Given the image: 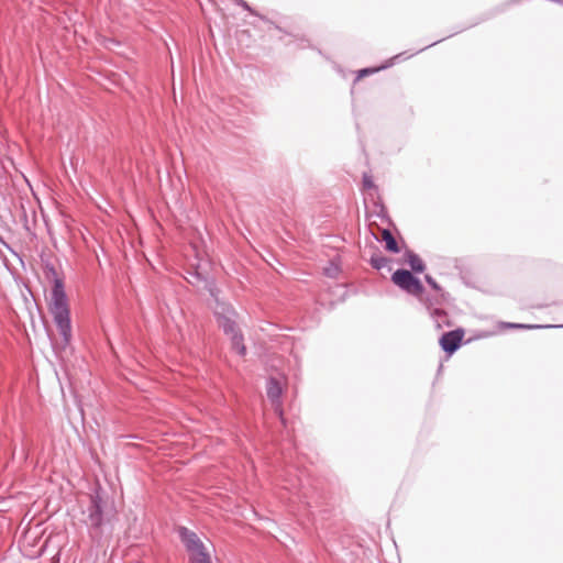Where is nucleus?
Instances as JSON below:
<instances>
[{"instance_id":"f257e3e1","label":"nucleus","mask_w":563,"mask_h":563,"mask_svg":"<svg viewBox=\"0 0 563 563\" xmlns=\"http://www.w3.org/2000/svg\"><path fill=\"white\" fill-rule=\"evenodd\" d=\"M81 515V522L86 526L92 542L99 544L112 536L117 521V509L113 500L100 484L91 489Z\"/></svg>"},{"instance_id":"f03ea898","label":"nucleus","mask_w":563,"mask_h":563,"mask_svg":"<svg viewBox=\"0 0 563 563\" xmlns=\"http://www.w3.org/2000/svg\"><path fill=\"white\" fill-rule=\"evenodd\" d=\"M45 275L53 284L48 309L62 335L64 345H68L71 340V321L64 280L58 276L55 266L51 262L45 263Z\"/></svg>"},{"instance_id":"7ed1b4c3","label":"nucleus","mask_w":563,"mask_h":563,"mask_svg":"<svg viewBox=\"0 0 563 563\" xmlns=\"http://www.w3.org/2000/svg\"><path fill=\"white\" fill-rule=\"evenodd\" d=\"M216 301L217 306L214 308V316L219 327L225 334L231 335L232 347L236 351V353L241 356H244L246 353V347L243 343V335L239 332L236 327L234 319L235 311L232 307L225 305L224 302H220L218 299Z\"/></svg>"},{"instance_id":"20e7f679","label":"nucleus","mask_w":563,"mask_h":563,"mask_svg":"<svg viewBox=\"0 0 563 563\" xmlns=\"http://www.w3.org/2000/svg\"><path fill=\"white\" fill-rule=\"evenodd\" d=\"M178 536L188 553L189 563H206L211 561V555L196 532L186 528H178Z\"/></svg>"},{"instance_id":"39448f33","label":"nucleus","mask_w":563,"mask_h":563,"mask_svg":"<svg viewBox=\"0 0 563 563\" xmlns=\"http://www.w3.org/2000/svg\"><path fill=\"white\" fill-rule=\"evenodd\" d=\"M391 280L400 289L410 295L419 297L421 301L426 298L423 296L424 287L422 283L410 271L402 268L395 271L391 275Z\"/></svg>"},{"instance_id":"423d86ee","label":"nucleus","mask_w":563,"mask_h":563,"mask_svg":"<svg viewBox=\"0 0 563 563\" xmlns=\"http://www.w3.org/2000/svg\"><path fill=\"white\" fill-rule=\"evenodd\" d=\"M422 302L429 310L430 317L433 320L437 329H442L444 325L450 327L449 314L443 309L438 307L444 301L427 296Z\"/></svg>"},{"instance_id":"0eeeda50","label":"nucleus","mask_w":563,"mask_h":563,"mask_svg":"<svg viewBox=\"0 0 563 563\" xmlns=\"http://www.w3.org/2000/svg\"><path fill=\"white\" fill-rule=\"evenodd\" d=\"M464 338V330L456 329L453 331H449L442 334L440 338V346L441 349L449 355L453 354L461 346L462 340Z\"/></svg>"},{"instance_id":"6e6552de","label":"nucleus","mask_w":563,"mask_h":563,"mask_svg":"<svg viewBox=\"0 0 563 563\" xmlns=\"http://www.w3.org/2000/svg\"><path fill=\"white\" fill-rule=\"evenodd\" d=\"M282 391L283 390L279 380L274 377H269L266 383V394L268 399L276 407V410L279 412L280 418L283 419V411L280 408Z\"/></svg>"},{"instance_id":"1a4fd4ad","label":"nucleus","mask_w":563,"mask_h":563,"mask_svg":"<svg viewBox=\"0 0 563 563\" xmlns=\"http://www.w3.org/2000/svg\"><path fill=\"white\" fill-rule=\"evenodd\" d=\"M405 256L412 272L419 274L426 269L424 263L415 252L407 250Z\"/></svg>"},{"instance_id":"9d476101","label":"nucleus","mask_w":563,"mask_h":563,"mask_svg":"<svg viewBox=\"0 0 563 563\" xmlns=\"http://www.w3.org/2000/svg\"><path fill=\"white\" fill-rule=\"evenodd\" d=\"M383 241L385 242V247L388 252L399 253L398 243L393 235V233L388 229H384L382 232Z\"/></svg>"},{"instance_id":"9b49d317","label":"nucleus","mask_w":563,"mask_h":563,"mask_svg":"<svg viewBox=\"0 0 563 563\" xmlns=\"http://www.w3.org/2000/svg\"><path fill=\"white\" fill-rule=\"evenodd\" d=\"M424 280L432 289H434L437 291V296L434 298H438L442 301L450 300V295L448 292L443 291V289L440 287V285L435 282V279L432 276L426 275Z\"/></svg>"},{"instance_id":"f8f14e48","label":"nucleus","mask_w":563,"mask_h":563,"mask_svg":"<svg viewBox=\"0 0 563 563\" xmlns=\"http://www.w3.org/2000/svg\"><path fill=\"white\" fill-rule=\"evenodd\" d=\"M505 325H506L507 328H510V329H548V328H563V324H560V325H553V324L540 325V324H525V323H511V322L505 323Z\"/></svg>"},{"instance_id":"ddd939ff","label":"nucleus","mask_w":563,"mask_h":563,"mask_svg":"<svg viewBox=\"0 0 563 563\" xmlns=\"http://www.w3.org/2000/svg\"><path fill=\"white\" fill-rule=\"evenodd\" d=\"M369 263L375 269H382L387 266L389 260L380 254H373L371 256Z\"/></svg>"},{"instance_id":"4468645a","label":"nucleus","mask_w":563,"mask_h":563,"mask_svg":"<svg viewBox=\"0 0 563 563\" xmlns=\"http://www.w3.org/2000/svg\"><path fill=\"white\" fill-rule=\"evenodd\" d=\"M387 66H382L379 68H364V69L360 70L357 78H361V77L369 75V74H374L375 71H378L379 69H384Z\"/></svg>"},{"instance_id":"2eb2a0df","label":"nucleus","mask_w":563,"mask_h":563,"mask_svg":"<svg viewBox=\"0 0 563 563\" xmlns=\"http://www.w3.org/2000/svg\"><path fill=\"white\" fill-rule=\"evenodd\" d=\"M238 5H240L241 8H243L244 10L251 12V13H254L252 8L249 5V3L244 0H233Z\"/></svg>"},{"instance_id":"dca6fc26","label":"nucleus","mask_w":563,"mask_h":563,"mask_svg":"<svg viewBox=\"0 0 563 563\" xmlns=\"http://www.w3.org/2000/svg\"><path fill=\"white\" fill-rule=\"evenodd\" d=\"M363 185H364L365 188L374 187V184H373V180H372L371 176H368L366 174L363 176Z\"/></svg>"},{"instance_id":"f3484780","label":"nucleus","mask_w":563,"mask_h":563,"mask_svg":"<svg viewBox=\"0 0 563 563\" xmlns=\"http://www.w3.org/2000/svg\"><path fill=\"white\" fill-rule=\"evenodd\" d=\"M439 42H441V40L435 41V42H433V43H430L429 45L424 46L423 48L419 49L418 52H422L423 49H426V48H428V47H430V46H433V45H435V44H437V43H439Z\"/></svg>"},{"instance_id":"a211bd4d","label":"nucleus","mask_w":563,"mask_h":563,"mask_svg":"<svg viewBox=\"0 0 563 563\" xmlns=\"http://www.w3.org/2000/svg\"><path fill=\"white\" fill-rule=\"evenodd\" d=\"M210 295L213 296V297L216 296V288L214 287L210 288Z\"/></svg>"},{"instance_id":"6ab92c4d","label":"nucleus","mask_w":563,"mask_h":563,"mask_svg":"<svg viewBox=\"0 0 563 563\" xmlns=\"http://www.w3.org/2000/svg\"><path fill=\"white\" fill-rule=\"evenodd\" d=\"M405 53L398 54L394 57V59L400 58Z\"/></svg>"}]
</instances>
